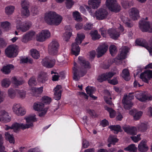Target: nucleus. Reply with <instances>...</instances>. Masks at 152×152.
I'll return each instance as SVG.
<instances>
[{
	"label": "nucleus",
	"mask_w": 152,
	"mask_h": 152,
	"mask_svg": "<svg viewBox=\"0 0 152 152\" xmlns=\"http://www.w3.org/2000/svg\"><path fill=\"white\" fill-rule=\"evenodd\" d=\"M78 63L81 66V68L78 67L76 68L77 64L74 62V67H73V77L74 80L77 81L79 80L80 77L84 76L86 73V69L90 68L89 63L86 60L82 57L78 58Z\"/></svg>",
	"instance_id": "f257e3e1"
},
{
	"label": "nucleus",
	"mask_w": 152,
	"mask_h": 152,
	"mask_svg": "<svg viewBox=\"0 0 152 152\" xmlns=\"http://www.w3.org/2000/svg\"><path fill=\"white\" fill-rule=\"evenodd\" d=\"M35 116V115L34 114L25 118L24 119L26 121V124L18 123H14L11 126L12 129H13L15 132H17L20 129L24 130L32 127L33 126V122L37 121Z\"/></svg>",
	"instance_id": "f03ea898"
},
{
	"label": "nucleus",
	"mask_w": 152,
	"mask_h": 152,
	"mask_svg": "<svg viewBox=\"0 0 152 152\" xmlns=\"http://www.w3.org/2000/svg\"><path fill=\"white\" fill-rule=\"evenodd\" d=\"M62 18L54 12L50 11L45 14V20L50 25L57 26L61 22Z\"/></svg>",
	"instance_id": "7ed1b4c3"
},
{
	"label": "nucleus",
	"mask_w": 152,
	"mask_h": 152,
	"mask_svg": "<svg viewBox=\"0 0 152 152\" xmlns=\"http://www.w3.org/2000/svg\"><path fill=\"white\" fill-rule=\"evenodd\" d=\"M85 37V35L83 34H77L75 39V42L73 43L72 45V51L73 54L77 56L79 54L80 48L78 45L80 44Z\"/></svg>",
	"instance_id": "20e7f679"
},
{
	"label": "nucleus",
	"mask_w": 152,
	"mask_h": 152,
	"mask_svg": "<svg viewBox=\"0 0 152 152\" xmlns=\"http://www.w3.org/2000/svg\"><path fill=\"white\" fill-rule=\"evenodd\" d=\"M16 23L17 29L23 32H25L28 30L32 25L31 22L25 21L22 23L19 19L17 20Z\"/></svg>",
	"instance_id": "39448f33"
},
{
	"label": "nucleus",
	"mask_w": 152,
	"mask_h": 152,
	"mask_svg": "<svg viewBox=\"0 0 152 152\" xmlns=\"http://www.w3.org/2000/svg\"><path fill=\"white\" fill-rule=\"evenodd\" d=\"M139 24V28L142 31L152 33V23L142 19L140 21Z\"/></svg>",
	"instance_id": "423d86ee"
},
{
	"label": "nucleus",
	"mask_w": 152,
	"mask_h": 152,
	"mask_svg": "<svg viewBox=\"0 0 152 152\" xmlns=\"http://www.w3.org/2000/svg\"><path fill=\"white\" fill-rule=\"evenodd\" d=\"M136 42L137 45L146 48L151 55H152V36L149 40L148 45L145 40L143 39H137L136 41Z\"/></svg>",
	"instance_id": "0eeeda50"
},
{
	"label": "nucleus",
	"mask_w": 152,
	"mask_h": 152,
	"mask_svg": "<svg viewBox=\"0 0 152 152\" xmlns=\"http://www.w3.org/2000/svg\"><path fill=\"white\" fill-rule=\"evenodd\" d=\"M59 47L58 41L56 39H53L50 42L48 46V52L51 55L56 54Z\"/></svg>",
	"instance_id": "6e6552de"
},
{
	"label": "nucleus",
	"mask_w": 152,
	"mask_h": 152,
	"mask_svg": "<svg viewBox=\"0 0 152 152\" xmlns=\"http://www.w3.org/2000/svg\"><path fill=\"white\" fill-rule=\"evenodd\" d=\"M18 47L15 45H10L5 50V53L8 57H14L18 54Z\"/></svg>",
	"instance_id": "1a4fd4ad"
},
{
	"label": "nucleus",
	"mask_w": 152,
	"mask_h": 152,
	"mask_svg": "<svg viewBox=\"0 0 152 152\" xmlns=\"http://www.w3.org/2000/svg\"><path fill=\"white\" fill-rule=\"evenodd\" d=\"M129 51V48L127 46H123L120 49V53L117 57L112 60L113 62L118 64L117 61L125 58L126 57L127 53Z\"/></svg>",
	"instance_id": "9d476101"
},
{
	"label": "nucleus",
	"mask_w": 152,
	"mask_h": 152,
	"mask_svg": "<svg viewBox=\"0 0 152 152\" xmlns=\"http://www.w3.org/2000/svg\"><path fill=\"white\" fill-rule=\"evenodd\" d=\"M134 99V96L131 95V93L128 95H124L122 100V103L124 108L126 110H129L132 107L133 104L131 100Z\"/></svg>",
	"instance_id": "9b49d317"
},
{
	"label": "nucleus",
	"mask_w": 152,
	"mask_h": 152,
	"mask_svg": "<svg viewBox=\"0 0 152 152\" xmlns=\"http://www.w3.org/2000/svg\"><path fill=\"white\" fill-rule=\"evenodd\" d=\"M12 110L14 113L18 115L22 116L26 113V110L19 104H14L13 105Z\"/></svg>",
	"instance_id": "f8f14e48"
},
{
	"label": "nucleus",
	"mask_w": 152,
	"mask_h": 152,
	"mask_svg": "<svg viewBox=\"0 0 152 152\" xmlns=\"http://www.w3.org/2000/svg\"><path fill=\"white\" fill-rule=\"evenodd\" d=\"M108 15L107 11L105 9L100 8L96 11L94 15L96 18L100 20L107 18Z\"/></svg>",
	"instance_id": "ddd939ff"
},
{
	"label": "nucleus",
	"mask_w": 152,
	"mask_h": 152,
	"mask_svg": "<svg viewBox=\"0 0 152 152\" xmlns=\"http://www.w3.org/2000/svg\"><path fill=\"white\" fill-rule=\"evenodd\" d=\"M50 33L47 30H43L39 33L37 36V39L39 42H43L50 37Z\"/></svg>",
	"instance_id": "4468645a"
},
{
	"label": "nucleus",
	"mask_w": 152,
	"mask_h": 152,
	"mask_svg": "<svg viewBox=\"0 0 152 152\" xmlns=\"http://www.w3.org/2000/svg\"><path fill=\"white\" fill-rule=\"evenodd\" d=\"M55 60L50 57H46L44 58L42 61V65L47 68H51L54 65Z\"/></svg>",
	"instance_id": "2eb2a0df"
},
{
	"label": "nucleus",
	"mask_w": 152,
	"mask_h": 152,
	"mask_svg": "<svg viewBox=\"0 0 152 152\" xmlns=\"http://www.w3.org/2000/svg\"><path fill=\"white\" fill-rule=\"evenodd\" d=\"M108 48V45L106 43L100 45L96 49L98 57L99 58L102 56L106 52Z\"/></svg>",
	"instance_id": "dca6fc26"
},
{
	"label": "nucleus",
	"mask_w": 152,
	"mask_h": 152,
	"mask_svg": "<svg viewBox=\"0 0 152 152\" xmlns=\"http://www.w3.org/2000/svg\"><path fill=\"white\" fill-rule=\"evenodd\" d=\"M116 74L115 72H112L104 73L101 75L99 76L98 77L97 79L99 82H101L111 78Z\"/></svg>",
	"instance_id": "f3484780"
},
{
	"label": "nucleus",
	"mask_w": 152,
	"mask_h": 152,
	"mask_svg": "<svg viewBox=\"0 0 152 152\" xmlns=\"http://www.w3.org/2000/svg\"><path fill=\"white\" fill-rule=\"evenodd\" d=\"M140 78L145 83H148V80L152 78V70H147L142 73L140 75Z\"/></svg>",
	"instance_id": "a211bd4d"
},
{
	"label": "nucleus",
	"mask_w": 152,
	"mask_h": 152,
	"mask_svg": "<svg viewBox=\"0 0 152 152\" xmlns=\"http://www.w3.org/2000/svg\"><path fill=\"white\" fill-rule=\"evenodd\" d=\"M1 121L6 122L10 121V118L8 113L4 110L0 111V121Z\"/></svg>",
	"instance_id": "6ab92c4d"
},
{
	"label": "nucleus",
	"mask_w": 152,
	"mask_h": 152,
	"mask_svg": "<svg viewBox=\"0 0 152 152\" xmlns=\"http://www.w3.org/2000/svg\"><path fill=\"white\" fill-rule=\"evenodd\" d=\"M107 33L111 38L114 39H117L120 35L119 32L114 28L109 29L107 30Z\"/></svg>",
	"instance_id": "aec40b11"
},
{
	"label": "nucleus",
	"mask_w": 152,
	"mask_h": 152,
	"mask_svg": "<svg viewBox=\"0 0 152 152\" xmlns=\"http://www.w3.org/2000/svg\"><path fill=\"white\" fill-rule=\"evenodd\" d=\"M129 15L132 19L137 20L139 17V11L136 8H132L129 10Z\"/></svg>",
	"instance_id": "412c9836"
},
{
	"label": "nucleus",
	"mask_w": 152,
	"mask_h": 152,
	"mask_svg": "<svg viewBox=\"0 0 152 152\" xmlns=\"http://www.w3.org/2000/svg\"><path fill=\"white\" fill-rule=\"evenodd\" d=\"M123 129L125 132L131 135H135L137 133V129L136 127L128 126L124 127Z\"/></svg>",
	"instance_id": "4be33fe9"
},
{
	"label": "nucleus",
	"mask_w": 152,
	"mask_h": 152,
	"mask_svg": "<svg viewBox=\"0 0 152 152\" xmlns=\"http://www.w3.org/2000/svg\"><path fill=\"white\" fill-rule=\"evenodd\" d=\"M61 86L60 85H57L54 89V98L56 100H59L61 96Z\"/></svg>",
	"instance_id": "5701e85b"
},
{
	"label": "nucleus",
	"mask_w": 152,
	"mask_h": 152,
	"mask_svg": "<svg viewBox=\"0 0 152 152\" xmlns=\"http://www.w3.org/2000/svg\"><path fill=\"white\" fill-rule=\"evenodd\" d=\"M107 7L111 11L116 13L119 12L121 9V7L120 5L117 2Z\"/></svg>",
	"instance_id": "b1692460"
},
{
	"label": "nucleus",
	"mask_w": 152,
	"mask_h": 152,
	"mask_svg": "<svg viewBox=\"0 0 152 152\" xmlns=\"http://www.w3.org/2000/svg\"><path fill=\"white\" fill-rule=\"evenodd\" d=\"M138 150L141 152H145L148 150V148L145 140H142L138 145Z\"/></svg>",
	"instance_id": "393cba45"
},
{
	"label": "nucleus",
	"mask_w": 152,
	"mask_h": 152,
	"mask_svg": "<svg viewBox=\"0 0 152 152\" xmlns=\"http://www.w3.org/2000/svg\"><path fill=\"white\" fill-rule=\"evenodd\" d=\"M129 113L133 115L134 119L137 120L140 118L142 115V112L141 111H138L135 109H133L130 111Z\"/></svg>",
	"instance_id": "a878e982"
},
{
	"label": "nucleus",
	"mask_w": 152,
	"mask_h": 152,
	"mask_svg": "<svg viewBox=\"0 0 152 152\" xmlns=\"http://www.w3.org/2000/svg\"><path fill=\"white\" fill-rule=\"evenodd\" d=\"M101 0H89L88 4L93 9H96L99 6Z\"/></svg>",
	"instance_id": "bb28decb"
},
{
	"label": "nucleus",
	"mask_w": 152,
	"mask_h": 152,
	"mask_svg": "<svg viewBox=\"0 0 152 152\" xmlns=\"http://www.w3.org/2000/svg\"><path fill=\"white\" fill-rule=\"evenodd\" d=\"M86 91L87 94L89 95V96L93 98L94 99H96L97 97L94 96L92 94L95 91V88L92 87L87 86L86 88Z\"/></svg>",
	"instance_id": "cd10ccee"
},
{
	"label": "nucleus",
	"mask_w": 152,
	"mask_h": 152,
	"mask_svg": "<svg viewBox=\"0 0 152 152\" xmlns=\"http://www.w3.org/2000/svg\"><path fill=\"white\" fill-rule=\"evenodd\" d=\"M13 67L12 64H8L3 67L1 69V71L5 74H8L10 72L12 69Z\"/></svg>",
	"instance_id": "c85d7f7f"
},
{
	"label": "nucleus",
	"mask_w": 152,
	"mask_h": 152,
	"mask_svg": "<svg viewBox=\"0 0 152 152\" xmlns=\"http://www.w3.org/2000/svg\"><path fill=\"white\" fill-rule=\"evenodd\" d=\"M44 107V104L40 102H37L35 103L33 106L34 109L37 111L42 110Z\"/></svg>",
	"instance_id": "c756f323"
},
{
	"label": "nucleus",
	"mask_w": 152,
	"mask_h": 152,
	"mask_svg": "<svg viewBox=\"0 0 152 152\" xmlns=\"http://www.w3.org/2000/svg\"><path fill=\"white\" fill-rule=\"evenodd\" d=\"M122 6L124 9L130 7L133 4V2L132 0L124 1L121 2Z\"/></svg>",
	"instance_id": "7c9ffc66"
},
{
	"label": "nucleus",
	"mask_w": 152,
	"mask_h": 152,
	"mask_svg": "<svg viewBox=\"0 0 152 152\" xmlns=\"http://www.w3.org/2000/svg\"><path fill=\"white\" fill-rule=\"evenodd\" d=\"M90 34L92 39L94 40L98 39L101 37L100 35L98 34L96 30L91 31L90 33Z\"/></svg>",
	"instance_id": "2f4dec72"
},
{
	"label": "nucleus",
	"mask_w": 152,
	"mask_h": 152,
	"mask_svg": "<svg viewBox=\"0 0 152 152\" xmlns=\"http://www.w3.org/2000/svg\"><path fill=\"white\" fill-rule=\"evenodd\" d=\"M122 76L126 81H128L130 79L129 73L128 69H125L123 70Z\"/></svg>",
	"instance_id": "473e14b6"
},
{
	"label": "nucleus",
	"mask_w": 152,
	"mask_h": 152,
	"mask_svg": "<svg viewBox=\"0 0 152 152\" xmlns=\"http://www.w3.org/2000/svg\"><path fill=\"white\" fill-rule=\"evenodd\" d=\"M139 100L141 102H145L147 100H151L152 99V96H148L145 92H143Z\"/></svg>",
	"instance_id": "72a5a7b5"
},
{
	"label": "nucleus",
	"mask_w": 152,
	"mask_h": 152,
	"mask_svg": "<svg viewBox=\"0 0 152 152\" xmlns=\"http://www.w3.org/2000/svg\"><path fill=\"white\" fill-rule=\"evenodd\" d=\"M137 148L135 146V145L132 144L126 148H125L124 150L126 151H129V152H136Z\"/></svg>",
	"instance_id": "f704fd0d"
},
{
	"label": "nucleus",
	"mask_w": 152,
	"mask_h": 152,
	"mask_svg": "<svg viewBox=\"0 0 152 152\" xmlns=\"http://www.w3.org/2000/svg\"><path fill=\"white\" fill-rule=\"evenodd\" d=\"M109 128L111 130L114 131L115 134H117L119 132H121V130L119 125L110 126Z\"/></svg>",
	"instance_id": "c9c22d12"
},
{
	"label": "nucleus",
	"mask_w": 152,
	"mask_h": 152,
	"mask_svg": "<svg viewBox=\"0 0 152 152\" xmlns=\"http://www.w3.org/2000/svg\"><path fill=\"white\" fill-rule=\"evenodd\" d=\"M105 109L107 111L109 114L111 118H113L115 117L116 114L115 111L113 109L109 107L106 106H104Z\"/></svg>",
	"instance_id": "e433bc0d"
},
{
	"label": "nucleus",
	"mask_w": 152,
	"mask_h": 152,
	"mask_svg": "<svg viewBox=\"0 0 152 152\" xmlns=\"http://www.w3.org/2000/svg\"><path fill=\"white\" fill-rule=\"evenodd\" d=\"M15 7L12 6H9L5 8V12L8 15L12 14L14 11Z\"/></svg>",
	"instance_id": "4c0bfd02"
},
{
	"label": "nucleus",
	"mask_w": 152,
	"mask_h": 152,
	"mask_svg": "<svg viewBox=\"0 0 152 152\" xmlns=\"http://www.w3.org/2000/svg\"><path fill=\"white\" fill-rule=\"evenodd\" d=\"M31 54L32 57L35 59H38L40 56L39 52L36 49H32L30 50Z\"/></svg>",
	"instance_id": "58836bf2"
},
{
	"label": "nucleus",
	"mask_w": 152,
	"mask_h": 152,
	"mask_svg": "<svg viewBox=\"0 0 152 152\" xmlns=\"http://www.w3.org/2000/svg\"><path fill=\"white\" fill-rule=\"evenodd\" d=\"M11 81L9 79L5 78L3 79L1 81V85L2 86L7 88L10 86Z\"/></svg>",
	"instance_id": "ea45409f"
},
{
	"label": "nucleus",
	"mask_w": 152,
	"mask_h": 152,
	"mask_svg": "<svg viewBox=\"0 0 152 152\" xmlns=\"http://www.w3.org/2000/svg\"><path fill=\"white\" fill-rule=\"evenodd\" d=\"M47 80V76L44 73H42L39 75L38 78L39 81L43 83Z\"/></svg>",
	"instance_id": "a19ab883"
},
{
	"label": "nucleus",
	"mask_w": 152,
	"mask_h": 152,
	"mask_svg": "<svg viewBox=\"0 0 152 152\" xmlns=\"http://www.w3.org/2000/svg\"><path fill=\"white\" fill-rule=\"evenodd\" d=\"M138 130L142 132H144L147 129V125L144 123H141L137 126Z\"/></svg>",
	"instance_id": "79ce46f5"
},
{
	"label": "nucleus",
	"mask_w": 152,
	"mask_h": 152,
	"mask_svg": "<svg viewBox=\"0 0 152 152\" xmlns=\"http://www.w3.org/2000/svg\"><path fill=\"white\" fill-rule=\"evenodd\" d=\"M5 136L6 139L9 140L10 143L13 144L14 143L15 140L12 134H10L7 132L5 134Z\"/></svg>",
	"instance_id": "37998d69"
},
{
	"label": "nucleus",
	"mask_w": 152,
	"mask_h": 152,
	"mask_svg": "<svg viewBox=\"0 0 152 152\" xmlns=\"http://www.w3.org/2000/svg\"><path fill=\"white\" fill-rule=\"evenodd\" d=\"M1 27L5 31L8 30L10 27V23L8 21H5L1 23Z\"/></svg>",
	"instance_id": "c03bdc74"
},
{
	"label": "nucleus",
	"mask_w": 152,
	"mask_h": 152,
	"mask_svg": "<svg viewBox=\"0 0 152 152\" xmlns=\"http://www.w3.org/2000/svg\"><path fill=\"white\" fill-rule=\"evenodd\" d=\"M12 79L14 84L17 86L21 85L24 83L23 80H18L15 77H12Z\"/></svg>",
	"instance_id": "a18cd8bd"
},
{
	"label": "nucleus",
	"mask_w": 152,
	"mask_h": 152,
	"mask_svg": "<svg viewBox=\"0 0 152 152\" xmlns=\"http://www.w3.org/2000/svg\"><path fill=\"white\" fill-rule=\"evenodd\" d=\"M33 60L31 58L26 57L23 58L21 59L20 61V63H29L31 64L32 63Z\"/></svg>",
	"instance_id": "49530a36"
},
{
	"label": "nucleus",
	"mask_w": 152,
	"mask_h": 152,
	"mask_svg": "<svg viewBox=\"0 0 152 152\" xmlns=\"http://www.w3.org/2000/svg\"><path fill=\"white\" fill-rule=\"evenodd\" d=\"M73 15L75 19L78 21L82 20V18L80 17V13L77 12L76 11L73 13Z\"/></svg>",
	"instance_id": "de8ad7c7"
},
{
	"label": "nucleus",
	"mask_w": 152,
	"mask_h": 152,
	"mask_svg": "<svg viewBox=\"0 0 152 152\" xmlns=\"http://www.w3.org/2000/svg\"><path fill=\"white\" fill-rule=\"evenodd\" d=\"M110 53L112 56H113L117 52V50L115 46L114 45H112L109 48Z\"/></svg>",
	"instance_id": "09e8293b"
},
{
	"label": "nucleus",
	"mask_w": 152,
	"mask_h": 152,
	"mask_svg": "<svg viewBox=\"0 0 152 152\" xmlns=\"http://www.w3.org/2000/svg\"><path fill=\"white\" fill-rule=\"evenodd\" d=\"M118 140L115 136L112 135H110L108 139V142L113 144L117 142Z\"/></svg>",
	"instance_id": "8fccbe9b"
},
{
	"label": "nucleus",
	"mask_w": 152,
	"mask_h": 152,
	"mask_svg": "<svg viewBox=\"0 0 152 152\" xmlns=\"http://www.w3.org/2000/svg\"><path fill=\"white\" fill-rule=\"evenodd\" d=\"M51 101V99L48 96H44L42 98V102L45 104H49Z\"/></svg>",
	"instance_id": "3c124183"
},
{
	"label": "nucleus",
	"mask_w": 152,
	"mask_h": 152,
	"mask_svg": "<svg viewBox=\"0 0 152 152\" xmlns=\"http://www.w3.org/2000/svg\"><path fill=\"white\" fill-rule=\"evenodd\" d=\"M93 25L90 23H87L84 25L83 28L84 30L88 31L92 29L93 28Z\"/></svg>",
	"instance_id": "603ef678"
},
{
	"label": "nucleus",
	"mask_w": 152,
	"mask_h": 152,
	"mask_svg": "<svg viewBox=\"0 0 152 152\" xmlns=\"http://www.w3.org/2000/svg\"><path fill=\"white\" fill-rule=\"evenodd\" d=\"M28 83L30 86H35L37 84L36 79L34 77H32L29 79Z\"/></svg>",
	"instance_id": "864d4df0"
},
{
	"label": "nucleus",
	"mask_w": 152,
	"mask_h": 152,
	"mask_svg": "<svg viewBox=\"0 0 152 152\" xmlns=\"http://www.w3.org/2000/svg\"><path fill=\"white\" fill-rule=\"evenodd\" d=\"M72 33H71L70 32H65L63 34V37L64 40L65 41H68Z\"/></svg>",
	"instance_id": "5fc2aeb1"
},
{
	"label": "nucleus",
	"mask_w": 152,
	"mask_h": 152,
	"mask_svg": "<svg viewBox=\"0 0 152 152\" xmlns=\"http://www.w3.org/2000/svg\"><path fill=\"white\" fill-rule=\"evenodd\" d=\"M143 91H140L131 93V95H133L132 94H134L136 99L139 100L140 99V97L142 96V94H143Z\"/></svg>",
	"instance_id": "6e6d98bb"
},
{
	"label": "nucleus",
	"mask_w": 152,
	"mask_h": 152,
	"mask_svg": "<svg viewBox=\"0 0 152 152\" xmlns=\"http://www.w3.org/2000/svg\"><path fill=\"white\" fill-rule=\"evenodd\" d=\"M17 92L18 94L20 97L21 99H23L26 97V91L23 90H17Z\"/></svg>",
	"instance_id": "4d7b16f0"
},
{
	"label": "nucleus",
	"mask_w": 152,
	"mask_h": 152,
	"mask_svg": "<svg viewBox=\"0 0 152 152\" xmlns=\"http://www.w3.org/2000/svg\"><path fill=\"white\" fill-rule=\"evenodd\" d=\"M74 2L73 0H66V7L68 9L71 8L74 5Z\"/></svg>",
	"instance_id": "13d9d810"
},
{
	"label": "nucleus",
	"mask_w": 152,
	"mask_h": 152,
	"mask_svg": "<svg viewBox=\"0 0 152 152\" xmlns=\"http://www.w3.org/2000/svg\"><path fill=\"white\" fill-rule=\"evenodd\" d=\"M9 96L11 98H13L15 96V91L12 89H10L8 90Z\"/></svg>",
	"instance_id": "bf43d9fd"
},
{
	"label": "nucleus",
	"mask_w": 152,
	"mask_h": 152,
	"mask_svg": "<svg viewBox=\"0 0 152 152\" xmlns=\"http://www.w3.org/2000/svg\"><path fill=\"white\" fill-rule=\"evenodd\" d=\"M22 8H28L29 7V3L27 0L22 1L21 2Z\"/></svg>",
	"instance_id": "052dcab7"
},
{
	"label": "nucleus",
	"mask_w": 152,
	"mask_h": 152,
	"mask_svg": "<svg viewBox=\"0 0 152 152\" xmlns=\"http://www.w3.org/2000/svg\"><path fill=\"white\" fill-rule=\"evenodd\" d=\"M21 11L22 15H23L27 16L29 15V11L28 8H22Z\"/></svg>",
	"instance_id": "680f3d73"
},
{
	"label": "nucleus",
	"mask_w": 152,
	"mask_h": 152,
	"mask_svg": "<svg viewBox=\"0 0 152 152\" xmlns=\"http://www.w3.org/2000/svg\"><path fill=\"white\" fill-rule=\"evenodd\" d=\"M140 136V134H138L137 136L131 137V138L134 142H137L141 140V139Z\"/></svg>",
	"instance_id": "e2e57ef3"
},
{
	"label": "nucleus",
	"mask_w": 152,
	"mask_h": 152,
	"mask_svg": "<svg viewBox=\"0 0 152 152\" xmlns=\"http://www.w3.org/2000/svg\"><path fill=\"white\" fill-rule=\"evenodd\" d=\"M48 108L47 107L45 108L42 110L39 111L40 112L39 113V115L40 117L44 116L46 114Z\"/></svg>",
	"instance_id": "0e129e2a"
},
{
	"label": "nucleus",
	"mask_w": 152,
	"mask_h": 152,
	"mask_svg": "<svg viewBox=\"0 0 152 152\" xmlns=\"http://www.w3.org/2000/svg\"><path fill=\"white\" fill-rule=\"evenodd\" d=\"M107 30H106V29L104 28H101L99 29V31L100 32L102 35L103 37H106V35L107 34Z\"/></svg>",
	"instance_id": "69168bd1"
},
{
	"label": "nucleus",
	"mask_w": 152,
	"mask_h": 152,
	"mask_svg": "<svg viewBox=\"0 0 152 152\" xmlns=\"http://www.w3.org/2000/svg\"><path fill=\"white\" fill-rule=\"evenodd\" d=\"M32 90L33 91L35 92L38 94H41L43 91V87H41L38 88L33 87Z\"/></svg>",
	"instance_id": "338daca9"
},
{
	"label": "nucleus",
	"mask_w": 152,
	"mask_h": 152,
	"mask_svg": "<svg viewBox=\"0 0 152 152\" xmlns=\"http://www.w3.org/2000/svg\"><path fill=\"white\" fill-rule=\"evenodd\" d=\"M116 0H106V5L107 7L116 2Z\"/></svg>",
	"instance_id": "774afa93"
}]
</instances>
